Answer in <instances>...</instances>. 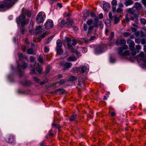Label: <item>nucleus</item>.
Instances as JSON below:
<instances>
[{
  "instance_id": "obj_1",
  "label": "nucleus",
  "mask_w": 146,
  "mask_h": 146,
  "mask_svg": "<svg viewBox=\"0 0 146 146\" xmlns=\"http://www.w3.org/2000/svg\"><path fill=\"white\" fill-rule=\"evenodd\" d=\"M116 44L117 45H121L123 46L119 48L118 50V53L120 56H123L130 55V53L129 50H126L123 52L124 50L127 49L128 48V46L125 45L126 41L125 40L118 39L116 42Z\"/></svg>"
},
{
  "instance_id": "obj_2",
  "label": "nucleus",
  "mask_w": 146,
  "mask_h": 146,
  "mask_svg": "<svg viewBox=\"0 0 146 146\" xmlns=\"http://www.w3.org/2000/svg\"><path fill=\"white\" fill-rule=\"evenodd\" d=\"M88 34L91 32L92 30L94 27H97L98 26V24L96 22H94L92 19H90L86 22V24H84V29L85 31H86L88 29Z\"/></svg>"
},
{
  "instance_id": "obj_3",
  "label": "nucleus",
  "mask_w": 146,
  "mask_h": 146,
  "mask_svg": "<svg viewBox=\"0 0 146 146\" xmlns=\"http://www.w3.org/2000/svg\"><path fill=\"white\" fill-rule=\"evenodd\" d=\"M18 0H5L2 3L0 2V8L11 7Z\"/></svg>"
},
{
  "instance_id": "obj_4",
  "label": "nucleus",
  "mask_w": 146,
  "mask_h": 146,
  "mask_svg": "<svg viewBox=\"0 0 146 146\" xmlns=\"http://www.w3.org/2000/svg\"><path fill=\"white\" fill-rule=\"evenodd\" d=\"M64 41L67 43V48L68 49H71L72 52L76 53L72 45L74 46L76 44V41L74 39L71 40L69 38L66 37L64 40Z\"/></svg>"
},
{
  "instance_id": "obj_5",
  "label": "nucleus",
  "mask_w": 146,
  "mask_h": 146,
  "mask_svg": "<svg viewBox=\"0 0 146 146\" xmlns=\"http://www.w3.org/2000/svg\"><path fill=\"white\" fill-rule=\"evenodd\" d=\"M137 58L138 62L140 64L141 66V64H145L146 63V54L145 55L143 52H141L137 56Z\"/></svg>"
},
{
  "instance_id": "obj_6",
  "label": "nucleus",
  "mask_w": 146,
  "mask_h": 146,
  "mask_svg": "<svg viewBox=\"0 0 146 146\" xmlns=\"http://www.w3.org/2000/svg\"><path fill=\"white\" fill-rule=\"evenodd\" d=\"M127 12L133 16L135 17L138 18L139 17V12L137 9L134 7L131 8H129L127 9Z\"/></svg>"
},
{
  "instance_id": "obj_7",
  "label": "nucleus",
  "mask_w": 146,
  "mask_h": 146,
  "mask_svg": "<svg viewBox=\"0 0 146 146\" xmlns=\"http://www.w3.org/2000/svg\"><path fill=\"white\" fill-rule=\"evenodd\" d=\"M46 17V15L44 12H40L36 17V22L38 24L43 22Z\"/></svg>"
},
{
  "instance_id": "obj_8",
  "label": "nucleus",
  "mask_w": 146,
  "mask_h": 146,
  "mask_svg": "<svg viewBox=\"0 0 146 146\" xmlns=\"http://www.w3.org/2000/svg\"><path fill=\"white\" fill-rule=\"evenodd\" d=\"M27 64L25 63L24 62H22V66L20 65H18L17 68L20 76H21L23 74V72L22 70L26 69L27 67Z\"/></svg>"
},
{
  "instance_id": "obj_9",
  "label": "nucleus",
  "mask_w": 146,
  "mask_h": 146,
  "mask_svg": "<svg viewBox=\"0 0 146 146\" xmlns=\"http://www.w3.org/2000/svg\"><path fill=\"white\" fill-rule=\"evenodd\" d=\"M45 28L51 29L53 27L54 24L53 21L51 20H48L44 24Z\"/></svg>"
},
{
  "instance_id": "obj_10",
  "label": "nucleus",
  "mask_w": 146,
  "mask_h": 146,
  "mask_svg": "<svg viewBox=\"0 0 146 146\" xmlns=\"http://www.w3.org/2000/svg\"><path fill=\"white\" fill-rule=\"evenodd\" d=\"M127 43L128 44L129 49L132 50L134 49V48L135 43L134 41L130 39H129L127 41Z\"/></svg>"
},
{
  "instance_id": "obj_11",
  "label": "nucleus",
  "mask_w": 146,
  "mask_h": 146,
  "mask_svg": "<svg viewBox=\"0 0 146 146\" xmlns=\"http://www.w3.org/2000/svg\"><path fill=\"white\" fill-rule=\"evenodd\" d=\"M25 17L24 14L22 13V15L18 17L17 19V22L18 24L20 23L21 21L25 20Z\"/></svg>"
},
{
  "instance_id": "obj_12",
  "label": "nucleus",
  "mask_w": 146,
  "mask_h": 146,
  "mask_svg": "<svg viewBox=\"0 0 146 146\" xmlns=\"http://www.w3.org/2000/svg\"><path fill=\"white\" fill-rule=\"evenodd\" d=\"M103 8L104 11H108L109 10L110 5L108 3H106L103 4Z\"/></svg>"
},
{
  "instance_id": "obj_13",
  "label": "nucleus",
  "mask_w": 146,
  "mask_h": 146,
  "mask_svg": "<svg viewBox=\"0 0 146 146\" xmlns=\"http://www.w3.org/2000/svg\"><path fill=\"white\" fill-rule=\"evenodd\" d=\"M5 140L7 142L11 143L14 141L13 136L12 135L8 136L5 138Z\"/></svg>"
},
{
  "instance_id": "obj_14",
  "label": "nucleus",
  "mask_w": 146,
  "mask_h": 146,
  "mask_svg": "<svg viewBox=\"0 0 146 146\" xmlns=\"http://www.w3.org/2000/svg\"><path fill=\"white\" fill-rule=\"evenodd\" d=\"M72 66V64L71 63L66 62L64 64V70H66L70 68Z\"/></svg>"
},
{
  "instance_id": "obj_15",
  "label": "nucleus",
  "mask_w": 146,
  "mask_h": 146,
  "mask_svg": "<svg viewBox=\"0 0 146 146\" xmlns=\"http://www.w3.org/2000/svg\"><path fill=\"white\" fill-rule=\"evenodd\" d=\"M103 48L100 46H97L95 49V53L97 54L101 53L102 50Z\"/></svg>"
},
{
  "instance_id": "obj_16",
  "label": "nucleus",
  "mask_w": 146,
  "mask_h": 146,
  "mask_svg": "<svg viewBox=\"0 0 146 146\" xmlns=\"http://www.w3.org/2000/svg\"><path fill=\"white\" fill-rule=\"evenodd\" d=\"M133 2L131 0H128L125 1L124 3V4L127 7L128 6L131 5L133 4Z\"/></svg>"
},
{
  "instance_id": "obj_17",
  "label": "nucleus",
  "mask_w": 146,
  "mask_h": 146,
  "mask_svg": "<svg viewBox=\"0 0 146 146\" xmlns=\"http://www.w3.org/2000/svg\"><path fill=\"white\" fill-rule=\"evenodd\" d=\"M37 66H38L36 67L37 71L39 73H40L42 71V68L39 66L38 64L36 65H35L34 66H33V68H35Z\"/></svg>"
},
{
  "instance_id": "obj_18",
  "label": "nucleus",
  "mask_w": 146,
  "mask_h": 146,
  "mask_svg": "<svg viewBox=\"0 0 146 146\" xmlns=\"http://www.w3.org/2000/svg\"><path fill=\"white\" fill-rule=\"evenodd\" d=\"M56 49L58 48H61L62 45L61 41L59 39L58 40L56 41Z\"/></svg>"
},
{
  "instance_id": "obj_19",
  "label": "nucleus",
  "mask_w": 146,
  "mask_h": 146,
  "mask_svg": "<svg viewBox=\"0 0 146 146\" xmlns=\"http://www.w3.org/2000/svg\"><path fill=\"white\" fill-rule=\"evenodd\" d=\"M77 59L74 56H70L68 57L67 59L68 61H74L76 60Z\"/></svg>"
},
{
  "instance_id": "obj_20",
  "label": "nucleus",
  "mask_w": 146,
  "mask_h": 146,
  "mask_svg": "<svg viewBox=\"0 0 146 146\" xmlns=\"http://www.w3.org/2000/svg\"><path fill=\"white\" fill-rule=\"evenodd\" d=\"M65 90L62 89H59L56 90L55 92L60 94H62L64 92Z\"/></svg>"
},
{
  "instance_id": "obj_21",
  "label": "nucleus",
  "mask_w": 146,
  "mask_h": 146,
  "mask_svg": "<svg viewBox=\"0 0 146 146\" xmlns=\"http://www.w3.org/2000/svg\"><path fill=\"white\" fill-rule=\"evenodd\" d=\"M73 24V23L72 20L69 21H68L66 22L65 25L66 26L68 27H70L72 26Z\"/></svg>"
},
{
  "instance_id": "obj_22",
  "label": "nucleus",
  "mask_w": 146,
  "mask_h": 146,
  "mask_svg": "<svg viewBox=\"0 0 146 146\" xmlns=\"http://www.w3.org/2000/svg\"><path fill=\"white\" fill-rule=\"evenodd\" d=\"M18 55L19 57V59L20 60H22L23 58H25L26 60L27 59L26 57L23 56V54L21 53H18Z\"/></svg>"
},
{
  "instance_id": "obj_23",
  "label": "nucleus",
  "mask_w": 146,
  "mask_h": 146,
  "mask_svg": "<svg viewBox=\"0 0 146 146\" xmlns=\"http://www.w3.org/2000/svg\"><path fill=\"white\" fill-rule=\"evenodd\" d=\"M78 81L79 82L78 85L79 86H80V85H82V84L83 86L84 85V81L82 79V78H81L80 77L78 79Z\"/></svg>"
},
{
  "instance_id": "obj_24",
  "label": "nucleus",
  "mask_w": 146,
  "mask_h": 146,
  "mask_svg": "<svg viewBox=\"0 0 146 146\" xmlns=\"http://www.w3.org/2000/svg\"><path fill=\"white\" fill-rule=\"evenodd\" d=\"M56 50L57 54H58L61 55L63 53V51L61 48H58L57 49L56 48Z\"/></svg>"
},
{
  "instance_id": "obj_25",
  "label": "nucleus",
  "mask_w": 146,
  "mask_h": 146,
  "mask_svg": "<svg viewBox=\"0 0 146 146\" xmlns=\"http://www.w3.org/2000/svg\"><path fill=\"white\" fill-rule=\"evenodd\" d=\"M141 5L139 3H135V7L136 8L138 9H140L141 7Z\"/></svg>"
},
{
  "instance_id": "obj_26",
  "label": "nucleus",
  "mask_w": 146,
  "mask_h": 146,
  "mask_svg": "<svg viewBox=\"0 0 146 146\" xmlns=\"http://www.w3.org/2000/svg\"><path fill=\"white\" fill-rule=\"evenodd\" d=\"M27 53L29 54H35V53L31 48L27 50Z\"/></svg>"
},
{
  "instance_id": "obj_27",
  "label": "nucleus",
  "mask_w": 146,
  "mask_h": 146,
  "mask_svg": "<svg viewBox=\"0 0 146 146\" xmlns=\"http://www.w3.org/2000/svg\"><path fill=\"white\" fill-rule=\"evenodd\" d=\"M77 115L76 114H74L72 115V116H71L70 118H69V120L70 121H74L75 119H76V117Z\"/></svg>"
},
{
  "instance_id": "obj_28",
  "label": "nucleus",
  "mask_w": 146,
  "mask_h": 146,
  "mask_svg": "<svg viewBox=\"0 0 146 146\" xmlns=\"http://www.w3.org/2000/svg\"><path fill=\"white\" fill-rule=\"evenodd\" d=\"M21 25L22 27L24 26L26 24L28 23H29V21L28 20L27 21L25 20H24L23 21H21Z\"/></svg>"
},
{
  "instance_id": "obj_29",
  "label": "nucleus",
  "mask_w": 146,
  "mask_h": 146,
  "mask_svg": "<svg viewBox=\"0 0 146 146\" xmlns=\"http://www.w3.org/2000/svg\"><path fill=\"white\" fill-rule=\"evenodd\" d=\"M33 79L34 81L37 83H39L40 81V79L34 76L33 77Z\"/></svg>"
},
{
  "instance_id": "obj_30",
  "label": "nucleus",
  "mask_w": 146,
  "mask_h": 146,
  "mask_svg": "<svg viewBox=\"0 0 146 146\" xmlns=\"http://www.w3.org/2000/svg\"><path fill=\"white\" fill-rule=\"evenodd\" d=\"M26 14L28 17H30L31 16V12L30 11L28 10H27L26 11Z\"/></svg>"
},
{
  "instance_id": "obj_31",
  "label": "nucleus",
  "mask_w": 146,
  "mask_h": 146,
  "mask_svg": "<svg viewBox=\"0 0 146 146\" xmlns=\"http://www.w3.org/2000/svg\"><path fill=\"white\" fill-rule=\"evenodd\" d=\"M141 23L144 25L146 24V20L143 18H142L140 19Z\"/></svg>"
},
{
  "instance_id": "obj_32",
  "label": "nucleus",
  "mask_w": 146,
  "mask_h": 146,
  "mask_svg": "<svg viewBox=\"0 0 146 146\" xmlns=\"http://www.w3.org/2000/svg\"><path fill=\"white\" fill-rule=\"evenodd\" d=\"M114 22L115 23H118L120 21L118 17H117L116 16L114 17Z\"/></svg>"
},
{
  "instance_id": "obj_33",
  "label": "nucleus",
  "mask_w": 146,
  "mask_h": 146,
  "mask_svg": "<svg viewBox=\"0 0 146 146\" xmlns=\"http://www.w3.org/2000/svg\"><path fill=\"white\" fill-rule=\"evenodd\" d=\"M111 3L112 6H116L117 4V1L116 0H113L112 1Z\"/></svg>"
},
{
  "instance_id": "obj_34",
  "label": "nucleus",
  "mask_w": 146,
  "mask_h": 146,
  "mask_svg": "<svg viewBox=\"0 0 146 146\" xmlns=\"http://www.w3.org/2000/svg\"><path fill=\"white\" fill-rule=\"evenodd\" d=\"M52 126L54 128H58V130H59L61 128V127H59L58 125H57L54 123L52 124Z\"/></svg>"
},
{
  "instance_id": "obj_35",
  "label": "nucleus",
  "mask_w": 146,
  "mask_h": 146,
  "mask_svg": "<svg viewBox=\"0 0 146 146\" xmlns=\"http://www.w3.org/2000/svg\"><path fill=\"white\" fill-rule=\"evenodd\" d=\"M31 83L30 81H26L25 82V85L26 86H28L30 85Z\"/></svg>"
},
{
  "instance_id": "obj_36",
  "label": "nucleus",
  "mask_w": 146,
  "mask_h": 146,
  "mask_svg": "<svg viewBox=\"0 0 146 146\" xmlns=\"http://www.w3.org/2000/svg\"><path fill=\"white\" fill-rule=\"evenodd\" d=\"M114 33L113 32H111V33L109 37L110 39V40H111L112 38L114 37Z\"/></svg>"
},
{
  "instance_id": "obj_37",
  "label": "nucleus",
  "mask_w": 146,
  "mask_h": 146,
  "mask_svg": "<svg viewBox=\"0 0 146 146\" xmlns=\"http://www.w3.org/2000/svg\"><path fill=\"white\" fill-rule=\"evenodd\" d=\"M86 68L84 66H83L82 67L81 71L82 72H84L86 71Z\"/></svg>"
},
{
  "instance_id": "obj_38",
  "label": "nucleus",
  "mask_w": 146,
  "mask_h": 146,
  "mask_svg": "<svg viewBox=\"0 0 146 146\" xmlns=\"http://www.w3.org/2000/svg\"><path fill=\"white\" fill-rule=\"evenodd\" d=\"M123 35L125 37H128L130 35V34L129 32H124L123 33Z\"/></svg>"
},
{
  "instance_id": "obj_39",
  "label": "nucleus",
  "mask_w": 146,
  "mask_h": 146,
  "mask_svg": "<svg viewBox=\"0 0 146 146\" xmlns=\"http://www.w3.org/2000/svg\"><path fill=\"white\" fill-rule=\"evenodd\" d=\"M76 79V78L74 76H71L70 77V81H74Z\"/></svg>"
},
{
  "instance_id": "obj_40",
  "label": "nucleus",
  "mask_w": 146,
  "mask_h": 146,
  "mask_svg": "<svg viewBox=\"0 0 146 146\" xmlns=\"http://www.w3.org/2000/svg\"><path fill=\"white\" fill-rule=\"evenodd\" d=\"M30 73L32 75L36 74L35 70L34 68L31 70Z\"/></svg>"
},
{
  "instance_id": "obj_41",
  "label": "nucleus",
  "mask_w": 146,
  "mask_h": 146,
  "mask_svg": "<svg viewBox=\"0 0 146 146\" xmlns=\"http://www.w3.org/2000/svg\"><path fill=\"white\" fill-rule=\"evenodd\" d=\"M140 42L142 44H144L146 43V41L145 39L143 38L140 39Z\"/></svg>"
},
{
  "instance_id": "obj_42",
  "label": "nucleus",
  "mask_w": 146,
  "mask_h": 146,
  "mask_svg": "<svg viewBox=\"0 0 146 146\" xmlns=\"http://www.w3.org/2000/svg\"><path fill=\"white\" fill-rule=\"evenodd\" d=\"M125 21L127 22H128L129 21V16L128 15L126 14L125 16Z\"/></svg>"
},
{
  "instance_id": "obj_43",
  "label": "nucleus",
  "mask_w": 146,
  "mask_h": 146,
  "mask_svg": "<svg viewBox=\"0 0 146 146\" xmlns=\"http://www.w3.org/2000/svg\"><path fill=\"white\" fill-rule=\"evenodd\" d=\"M141 47L140 46L138 45L136 46V49L138 52H139V50L141 49Z\"/></svg>"
},
{
  "instance_id": "obj_44",
  "label": "nucleus",
  "mask_w": 146,
  "mask_h": 146,
  "mask_svg": "<svg viewBox=\"0 0 146 146\" xmlns=\"http://www.w3.org/2000/svg\"><path fill=\"white\" fill-rule=\"evenodd\" d=\"M49 51V49L47 47L45 46L44 48V51L45 53H47Z\"/></svg>"
},
{
  "instance_id": "obj_45",
  "label": "nucleus",
  "mask_w": 146,
  "mask_h": 146,
  "mask_svg": "<svg viewBox=\"0 0 146 146\" xmlns=\"http://www.w3.org/2000/svg\"><path fill=\"white\" fill-rule=\"evenodd\" d=\"M65 82L64 80H62L58 82V83L60 85H61L64 84Z\"/></svg>"
},
{
  "instance_id": "obj_46",
  "label": "nucleus",
  "mask_w": 146,
  "mask_h": 146,
  "mask_svg": "<svg viewBox=\"0 0 146 146\" xmlns=\"http://www.w3.org/2000/svg\"><path fill=\"white\" fill-rule=\"evenodd\" d=\"M48 34V33L47 32H44L40 36L42 38H43L46 35H47Z\"/></svg>"
},
{
  "instance_id": "obj_47",
  "label": "nucleus",
  "mask_w": 146,
  "mask_h": 146,
  "mask_svg": "<svg viewBox=\"0 0 146 146\" xmlns=\"http://www.w3.org/2000/svg\"><path fill=\"white\" fill-rule=\"evenodd\" d=\"M131 50L132 52V53L133 54V55H134L136 54V52L134 48V49L132 50Z\"/></svg>"
},
{
  "instance_id": "obj_48",
  "label": "nucleus",
  "mask_w": 146,
  "mask_h": 146,
  "mask_svg": "<svg viewBox=\"0 0 146 146\" xmlns=\"http://www.w3.org/2000/svg\"><path fill=\"white\" fill-rule=\"evenodd\" d=\"M135 41L136 43L139 44L140 42V39L139 38H136L135 39Z\"/></svg>"
},
{
  "instance_id": "obj_49",
  "label": "nucleus",
  "mask_w": 146,
  "mask_h": 146,
  "mask_svg": "<svg viewBox=\"0 0 146 146\" xmlns=\"http://www.w3.org/2000/svg\"><path fill=\"white\" fill-rule=\"evenodd\" d=\"M38 61L42 63L43 61V59L41 57H39L38 58Z\"/></svg>"
},
{
  "instance_id": "obj_50",
  "label": "nucleus",
  "mask_w": 146,
  "mask_h": 146,
  "mask_svg": "<svg viewBox=\"0 0 146 146\" xmlns=\"http://www.w3.org/2000/svg\"><path fill=\"white\" fill-rule=\"evenodd\" d=\"M122 11V10L121 8H118L116 10V12L117 13H120Z\"/></svg>"
},
{
  "instance_id": "obj_51",
  "label": "nucleus",
  "mask_w": 146,
  "mask_h": 146,
  "mask_svg": "<svg viewBox=\"0 0 146 146\" xmlns=\"http://www.w3.org/2000/svg\"><path fill=\"white\" fill-rule=\"evenodd\" d=\"M96 38V37L95 36H92L90 39H89V40H90V41H92L95 39Z\"/></svg>"
},
{
  "instance_id": "obj_52",
  "label": "nucleus",
  "mask_w": 146,
  "mask_h": 146,
  "mask_svg": "<svg viewBox=\"0 0 146 146\" xmlns=\"http://www.w3.org/2000/svg\"><path fill=\"white\" fill-rule=\"evenodd\" d=\"M142 4L145 6H146V0H142Z\"/></svg>"
},
{
  "instance_id": "obj_53",
  "label": "nucleus",
  "mask_w": 146,
  "mask_h": 146,
  "mask_svg": "<svg viewBox=\"0 0 146 146\" xmlns=\"http://www.w3.org/2000/svg\"><path fill=\"white\" fill-rule=\"evenodd\" d=\"M90 14L91 17H95L96 16V14H95V13L92 12H91Z\"/></svg>"
},
{
  "instance_id": "obj_54",
  "label": "nucleus",
  "mask_w": 146,
  "mask_h": 146,
  "mask_svg": "<svg viewBox=\"0 0 146 146\" xmlns=\"http://www.w3.org/2000/svg\"><path fill=\"white\" fill-rule=\"evenodd\" d=\"M109 16L110 19H112V13L111 12H110L109 14Z\"/></svg>"
},
{
  "instance_id": "obj_55",
  "label": "nucleus",
  "mask_w": 146,
  "mask_h": 146,
  "mask_svg": "<svg viewBox=\"0 0 146 146\" xmlns=\"http://www.w3.org/2000/svg\"><path fill=\"white\" fill-rule=\"evenodd\" d=\"M42 28V27L41 25H39L38 26H37L36 28V30H40Z\"/></svg>"
},
{
  "instance_id": "obj_56",
  "label": "nucleus",
  "mask_w": 146,
  "mask_h": 146,
  "mask_svg": "<svg viewBox=\"0 0 146 146\" xmlns=\"http://www.w3.org/2000/svg\"><path fill=\"white\" fill-rule=\"evenodd\" d=\"M99 17L101 19H102L103 17V14L102 13H100L99 15Z\"/></svg>"
},
{
  "instance_id": "obj_57",
  "label": "nucleus",
  "mask_w": 146,
  "mask_h": 146,
  "mask_svg": "<svg viewBox=\"0 0 146 146\" xmlns=\"http://www.w3.org/2000/svg\"><path fill=\"white\" fill-rule=\"evenodd\" d=\"M52 39V37H50L49 38L48 40V41H47L46 42V44H48L50 42V41Z\"/></svg>"
},
{
  "instance_id": "obj_58",
  "label": "nucleus",
  "mask_w": 146,
  "mask_h": 146,
  "mask_svg": "<svg viewBox=\"0 0 146 146\" xmlns=\"http://www.w3.org/2000/svg\"><path fill=\"white\" fill-rule=\"evenodd\" d=\"M47 80H46V81H43L42 82H41L40 83V84L41 85H42L44 84L45 82H47Z\"/></svg>"
},
{
  "instance_id": "obj_59",
  "label": "nucleus",
  "mask_w": 146,
  "mask_h": 146,
  "mask_svg": "<svg viewBox=\"0 0 146 146\" xmlns=\"http://www.w3.org/2000/svg\"><path fill=\"white\" fill-rule=\"evenodd\" d=\"M131 29V30L132 31L135 32L136 31V29L134 27H132Z\"/></svg>"
},
{
  "instance_id": "obj_60",
  "label": "nucleus",
  "mask_w": 146,
  "mask_h": 146,
  "mask_svg": "<svg viewBox=\"0 0 146 146\" xmlns=\"http://www.w3.org/2000/svg\"><path fill=\"white\" fill-rule=\"evenodd\" d=\"M30 59L31 62H33L34 60V58L32 56H31L30 58Z\"/></svg>"
},
{
  "instance_id": "obj_61",
  "label": "nucleus",
  "mask_w": 146,
  "mask_h": 146,
  "mask_svg": "<svg viewBox=\"0 0 146 146\" xmlns=\"http://www.w3.org/2000/svg\"><path fill=\"white\" fill-rule=\"evenodd\" d=\"M89 39H84V41L86 43H88L89 41H90V40H89Z\"/></svg>"
},
{
  "instance_id": "obj_62",
  "label": "nucleus",
  "mask_w": 146,
  "mask_h": 146,
  "mask_svg": "<svg viewBox=\"0 0 146 146\" xmlns=\"http://www.w3.org/2000/svg\"><path fill=\"white\" fill-rule=\"evenodd\" d=\"M119 6L120 8L123 7V5L122 3H121L119 4Z\"/></svg>"
},
{
  "instance_id": "obj_63",
  "label": "nucleus",
  "mask_w": 146,
  "mask_h": 146,
  "mask_svg": "<svg viewBox=\"0 0 146 146\" xmlns=\"http://www.w3.org/2000/svg\"><path fill=\"white\" fill-rule=\"evenodd\" d=\"M112 9H113V12H116V10H117V9H116V8L115 7H112Z\"/></svg>"
},
{
  "instance_id": "obj_64",
  "label": "nucleus",
  "mask_w": 146,
  "mask_h": 146,
  "mask_svg": "<svg viewBox=\"0 0 146 146\" xmlns=\"http://www.w3.org/2000/svg\"><path fill=\"white\" fill-rule=\"evenodd\" d=\"M26 49V46H24L23 48V52H25V51Z\"/></svg>"
}]
</instances>
